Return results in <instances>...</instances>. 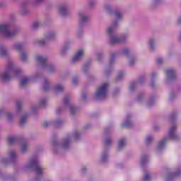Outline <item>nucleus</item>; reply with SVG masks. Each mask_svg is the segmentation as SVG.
<instances>
[{
  "label": "nucleus",
  "instance_id": "17",
  "mask_svg": "<svg viewBox=\"0 0 181 181\" xmlns=\"http://www.w3.org/2000/svg\"><path fill=\"white\" fill-rule=\"evenodd\" d=\"M58 12L61 16H67L69 15V6L66 4H61L59 7Z\"/></svg>",
  "mask_w": 181,
  "mask_h": 181
},
{
  "label": "nucleus",
  "instance_id": "56",
  "mask_svg": "<svg viewBox=\"0 0 181 181\" xmlns=\"http://www.w3.org/2000/svg\"><path fill=\"white\" fill-rule=\"evenodd\" d=\"M42 125L45 127H49V125H52V122L45 121L43 122Z\"/></svg>",
  "mask_w": 181,
  "mask_h": 181
},
{
  "label": "nucleus",
  "instance_id": "46",
  "mask_svg": "<svg viewBox=\"0 0 181 181\" xmlns=\"http://www.w3.org/2000/svg\"><path fill=\"white\" fill-rule=\"evenodd\" d=\"M16 111L17 112H21V110L22 108V102L21 101H17L16 102Z\"/></svg>",
  "mask_w": 181,
  "mask_h": 181
},
{
  "label": "nucleus",
  "instance_id": "41",
  "mask_svg": "<svg viewBox=\"0 0 181 181\" xmlns=\"http://www.w3.org/2000/svg\"><path fill=\"white\" fill-rule=\"evenodd\" d=\"M148 160H149L148 156H142L141 159V166H145V165H146V163H148Z\"/></svg>",
  "mask_w": 181,
  "mask_h": 181
},
{
  "label": "nucleus",
  "instance_id": "8",
  "mask_svg": "<svg viewBox=\"0 0 181 181\" xmlns=\"http://www.w3.org/2000/svg\"><path fill=\"white\" fill-rule=\"evenodd\" d=\"M120 54V56H126L129 59V66H134L135 64V62H136V59L135 57L129 54V49L128 48H124L119 52H112L110 54V64L114 63V60H115V57Z\"/></svg>",
  "mask_w": 181,
  "mask_h": 181
},
{
  "label": "nucleus",
  "instance_id": "28",
  "mask_svg": "<svg viewBox=\"0 0 181 181\" xmlns=\"http://www.w3.org/2000/svg\"><path fill=\"white\" fill-rule=\"evenodd\" d=\"M158 77V74L155 71L151 72L150 75V86L152 88H155V79Z\"/></svg>",
  "mask_w": 181,
  "mask_h": 181
},
{
  "label": "nucleus",
  "instance_id": "25",
  "mask_svg": "<svg viewBox=\"0 0 181 181\" xmlns=\"http://www.w3.org/2000/svg\"><path fill=\"white\" fill-rule=\"evenodd\" d=\"M110 157V156L108 155V150L105 149L101 154V157H100V162H102V163H105V162L108 161V158Z\"/></svg>",
  "mask_w": 181,
  "mask_h": 181
},
{
  "label": "nucleus",
  "instance_id": "49",
  "mask_svg": "<svg viewBox=\"0 0 181 181\" xmlns=\"http://www.w3.org/2000/svg\"><path fill=\"white\" fill-rule=\"evenodd\" d=\"M162 2V0H154L151 3V8H155V6H157V5H159Z\"/></svg>",
  "mask_w": 181,
  "mask_h": 181
},
{
  "label": "nucleus",
  "instance_id": "33",
  "mask_svg": "<svg viewBox=\"0 0 181 181\" xmlns=\"http://www.w3.org/2000/svg\"><path fill=\"white\" fill-rule=\"evenodd\" d=\"M90 70V65L88 64H85L83 66V73L87 76L88 78H90L91 77V74H90L89 72Z\"/></svg>",
  "mask_w": 181,
  "mask_h": 181
},
{
  "label": "nucleus",
  "instance_id": "18",
  "mask_svg": "<svg viewBox=\"0 0 181 181\" xmlns=\"http://www.w3.org/2000/svg\"><path fill=\"white\" fill-rule=\"evenodd\" d=\"M30 0H27L26 1H24L21 4V8H20V14L22 16H26L28 13H29V10L28 9L27 4H29Z\"/></svg>",
  "mask_w": 181,
  "mask_h": 181
},
{
  "label": "nucleus",
  "instance_id": "57",
  "mask_svg": "<svg viewBox=\"0 0 181 181\" xmlns=\"http://www.w3.org/2000/svg\"><path fill=\"white\" fill-rule=\"evenodd\" d=\"M72 83L74 86L78 83V78L77 77H74L72 78Z\"/></svg>",
  "mask_w": 181,
  "mask_h": 181
},
{
  "label": "nucleus",
  "instance_id": "43",
  "mask_svg": "<svg viewBox=\"0 0 181 181\" xmlns=\"http://www.w3.org/2000/svg\"><path fill=\"white\" fill-rule=\"evenodd\" d=\"M53 124L56 128H59V127H62L63 124H64V121H63L62 119H58L55 120V122H54Z\"/></svg>",
  "mask_w": 181,
  "mask_h": 181
},
{
  "label": "nucleus",
  "instance_id": "16",
  "mask_svg": "<svg viewBox=\"0 0 181 181\" xmlns=\"http://www.w3.org/2000/svg\"><path fill=\"white\" fill-rule=\"evenodd\" d=\"M84 49H78L72 58V63H77L84 57Z\"/></svg>",
  "mask_w": 181,
  "mask_h": 181
},
{
  "label": "nucleus",
  "instance_id": "64",
  "mask_svg": "<svg viewBox=\"0 0 181 181\" xmlns=\"http://www.w3.org/2000/svg\"><path fill=\"white\" fill-rule=\"evenodd\" d=\"M36 108H37V107L35 106L33 107V111H36Z\"/></svg>",
  "mask_w": 181,
  "mask_h": 181
},
{
  "label": "nucleus",
  "instance_id": "55",
  "mask_svg": "<svg viewBox=\"0 0 181 181\" xmlns=\"http://www.w3.org/2000/svg\"><path fill=\"white\" fill-rule=\"evenodd\" d=\"M177 176H180V170H177L176 173L171 174V177H176Z\"/></svg>",
  "mask_w": 181,
  "mask_h": 181
},
{
  "label": "nucleus",
  "instance_id": "37",
  "mask_svg": "<svg viewBox=\"0 0 181 181\" xmlns=\"http://www.w3.org/2000/svg\"><path fill=\"white\" fill-rule=\"evenodd\" d=\"M42 83H44V88L45 91H49V90H50V81L49 79L45 78L42 80Z\"/></svg>",
  "mask_w": 181,
  "mask_h": 181
},
{
  "label": "nucleus",
  "instance_id": "32",
  "mask_svg": "<svg viewBox=\"0 0 181 181\" xmlns=\"http://www.w3.org/2000/svg\"><path fill=\"white\" fill-rule=\"evenodd\" d=\"M19 139L16 136H12L8 138V145H15L18 142Z\"/></svg>",
  "mask_w": 181,
  "mask_h": 181
},
{
  "label": "nucleus",
  "instance_id": "61",
  "mask_svg": "<svg viewBox=\"0 0 181 181\" xmlns=\"http://www.w3.org/2000/svg\"><path fill=\"white\" fill-rule=\"evenodd\" d=\"M4 112H5V111L3 109H0V118L4 115Z\"/></svg>",
  "mask_w": 181,
  "mask_h": 181
},
{
  "label": "nucleus",
  "instance_id": "5",
  "mask_svg": "<svg viewBox=\"0 0 181 181\" xmlns=\"http://www.w3.org/2000/svg\"><path fill=\"white\" fill-rule=\"evenodd\" d=\"M177 128V127L176 124H173L170 127L168 135L165 136L158 142L156 148L157 152H161V151H163V149H165V146H166V144H168L169 141H177V139H179V135L176 133Z\"/></svg>",
  "mask_w": 181,
  "mask_h": 181
},
{
  "label": "nucleus",
  "instance_id": "47",
  "mask_svg": "<svg viewBox=\"0 0 181 181\" xmlns=\"http://www.w3.org/2000/svg\"><path fill=\"white\" fill-rule=\"evenodd\" d=\"M112 144V140L111 139V138H107L105 140V146L106 148L110 146V145H111Z\"/></svg>",
  "mask_w": 181,
  "mask_h": 181
},
{
  "label": "nucleus",
  "instance_id": "2",
  "mask_svg": "<svg viewBox=\"0 0 181 181\" xmlns=\"http://www.w3.org/2000/svg\"><path fill=\"white\" fill-rule=\"evenodd\" d=\"M118 27V21H115L112 25L107 28L106 33L109 37L110 45H118L119 43H124L128 40L129 35L128 33L122 34L120 37L116 35L115 30Z\"/></svg>",
  "mask_w": 181,
  "mask_h": 181
},
{
  "label": "nucleus",
  "instance_id": "12",
  "mask_svg": "<svg viewBox=\"0 0 181 181\" xmlns=\"http://www.w3.org/2000/svg\"><path fill=\"white\" fill-rule=\"evenodd\" d=\"M136 101H137V103L144 104L147 108H151V107L155 104V100L153 98H150L148 100H145V94L144 93L139 94L136 98Z\"/></svg>",
  "mask_w": 181,
  "mask_h": 181
},
{
  "label": "nucleus",
  "instance_id": "62",
  "mask_svg": "<svg viewBox=\"0 0 181 181\" xmlns=\"http://www.w3.org/2000/svg\"><path fill=\"white\" fill-rule=\"evenodd\" d=\"M86 170H87V168L86 167H82L81 168V173H84L86 172Z\"/></svg>",
  "mask_w": 181,
  "mask_h": 181
},
{
  "label": "nucleus",
  "instance_id": "29",
  "mask_svg": "<svg viewBox=\"0 0 181 181\" xmlns=\"http://www.w3.org/2000/svg\"><path fill=\"white\" fill-rule=\"evenodd\" d=\"M46 25V23L43 21H35L33 23V29H37V28H42Z\"/></svg>",
  "mask_w": 181,
  "mask_h": 181
},
{
  "label": "nucleus",
  "instance_id": "48",
  "mask_svg": "<svg viewBox=\"0 0 181 181\" xmlns=\"http://www.w3.org/2000/svg\"><path fill=\"white\" fill-rule=\"evenodd\" d=\"M151 179H152V177L151 176V174L146 173L144 176L143 180L144 181H151Z\"/></svg>",
  "mask_w": 181,
  "mask_h": 181
},
{
  "label": "nucleus",
  "instance_id": "3",
  "mask_svg": "<svg viewBox=\"0 0 181 181\" xmlns=\"http://www.w3.org/2000/svg\"><path fill=\"white\" fill-rule=\"evenodd\" d=\"M22 73V70L15 66V62L10 59L5 66L4 72L0 74V78L3 81H9L11 77H19Z\"/></svg>",
  "mask_w": 181,
  "mask_h": 181
},
{
  "label": "nucleus",
  "instance_id": "10",
  "mask_svg": "<svg viewBox=\"0 0 181 181\" xmlns=\"http://www.w3.org/2000/svg\"><path fill=\"white\" fill-rule=\"evenodd\" d=\"M104 9L109 15H111V16H115V18H116L117 20L115 21H117V24L118 21H122V19L124 18V13H122V12H121L120 11H112V7L110 4H105ZM115 21L112 22V24L114 23Z\"/></svg>",
  "mask_w": 181,
  "mask_h": 181
},
{
  "label": "nucleus",
  "instance_id": "20",
  "mask_svg": "<svg viewBox=\"0 0 181 181\" xmlns=\"http://www.w3.org/2000/svg\"><path fill=\"white\" fill-rule=\"evenodd\" d=\"M146 78L145 76H141L139 78L138 82H132L129 85V91L131 93H132V91H134V90H135L137 84H143V83L145 81Z\"/></svg>",
  "mask_w": 181,
  "mask_h": 181
},
{
  "label": "nucleus",
  "instance_id": "13",
  "mask_svg": "<svg viewBox=\"0 0 181 181\" xmlns=\"http://www.w3.org/2000/svg\"><path fill=\"white\" fill-rule=\"evenodd\" d=\"M166 76V83H170L176 80V71L173 69H167L165 71Z\"/></svg>",
  "mask_w": 181,
  "mask_h": 181
},
{
  "label": "nucleus",
  "instance_id": "21",
  "mask_svg": "<svg viewBox=\"0 0 181 181\" xmlns=\"http://www.w3.org/2000/svg\"><path fill=\"white\" fill-rule=\"evenodd\" d=\"M148 49L151 52H153L156 49V39L155 37H151L148 40Z\"/></svg>",
  "mask_w": 181,
  "mask_h": 181
},
{
  "label": "nucleus",
  "instance_id": "30",
  "mask_svg": "<svg viewBox=\"0 0 181 181\" xmlns=\"http://www.w3.org/2000/svg\"><path fill=\"white\" fill-rule=\"evenodd\" d=\"M46 39L44 37V39H37L34 41V44L37 45V46H41V47H43L46 46Z\"/></svg>",
  "mask_w": 181,
  "mask_h": 181
},
{
  "label": "nucleus",
  "instance_id": "6",
  "mask_svg": "<svg viewBox=\"0 0 181 181\" xmlns=\"http://www.w3.org/2000/svg\"><path fill=\"white\" fill-rule=\"evenodd\" d=\"M21 30L18 28L12 29L10 24H0V33L4 39H12L19 34Z\"/></svg>",
  "mask_w": 181,
  "mask_h": 181
},
{
  "label": "nucleus",
  "instance_id": "60",
  "mask_svg": "<svg viewBox=\"0 0 181 181\" xmlns=\"http://www.w3.org/2000/svg\"><path fill=\"white\" fill-rule=\"evenodd\" d=\"M175 97H176V94L172 93L170 94V100H173V98H175Z\"/></svg>",
  "mask_w": 181,
  "mask_h": 181
},
{
  "label": "nucleus",
  "instance_id": "36",
  "mask_svg": "<svg viewBox=\"0 0 181 181\" xmlns=\"http://www.w3.org/2000/svg\"><path fill=\"white\" fill-rule=\"evenodd\" d=\"M29 83H30V78L28 76L23 77L21 81V87H25L28 86Z\"/></svg>",
  "mask_w": 181,
  "mask_h": 181
},
{
  "label": "nucleus",
  "instance_id": "39",
  "mask_svg": "<svg viewBox=\"0 0 181 181\" xmlns=\"http://www.w3.org/2000/svg\"><path fill=\"white\" fill-rule=\"evenodd\" d=\"M0 56H8V50L4 45H0Z\"/></svg>",
  "mask_w": 181,
  "mask_h": 181
},
{
  "label": "nucleus",
  "instance_id": "58",
  "mask_svg": "<svg viewBox=\"0 0 181 181\" xmlns=\"http://www.w3.org/2000/svg\"><path fill=\"white\" fill-rule=\"evenodd\" d=\"M156 63H157V64H162V63H163V59H162V58L157 59Z\"/></svg>",
  "mask_w": 181,
  "mask_h": 181
},
{
  "label": "nucleus",
  "instance_id": "9",
  "mask_svg": "<svg viewBox=\"0 0 181 181\" xmlns=\"http://www.w3.org/2000/svg\"><path fill=\"white\" fill-rule=\"evenodd\" d=\"M108 87H110V85L107 83H103L98 86L95 93V100H105L107 95H108Z\"/></svg>",
  "mask_w": 181,
  "mask_h": 181
},
{
  "label": "nucleus",
  "instance_id": "35",
  "mask_svg": "<svg viewBox=\"0 0 181 181\" xmlns=\"http://www.w3.org/2000/svg\"><path fill=\"white\" fill-rule=\"evenodd\" d=\"M20 59L21 62H23L24 63H25V62H28V52L25 50L21 51V52H20Z\"/></svg>",
  "mask_w": 181,
  "mask_h": 181
},
{
  "label": "nucleus",
  "instance_id": "22",
  "mask_svg": "<svg viewBox=\"0 0 181 181\" xmlns=\"http://www.w3.org/2000/svg\"><path fill=\"white\" fill-rule=\"evenodd\" d=\"M56 37H57V33L55 31H49L45 35V39L47 42L54 40Z\"/></svg>",
  "mask_w": 181,
  "mask_h": 181
},
{
  "label": "nucleus",
  "instance_id": "26",
  "mask_svg": "<svg viewBox=\"0 0 181 181\" xmlns=\"http://www.w3.org/2000/svg\"><path fill=\"white\" fill-rule=\"evenodd\" d=\"M54 92L55 94H59V93H63L64 91V85L63 84H57L53 88Z\"/></svg>",
  "mask_w": 181,
  "mask_h": 181
},
{
  "label": "nucleus",
  "instance_id": "63",
  "mask_svg": "<svg viewBox=\"0 0 181 181\" xmlns=\"http://www.w3.org/2000/svg\"><path fill=\"white\" fill-rule=\"evenodd\" d=\"M177 23L178 25L181 23V16L177 20Z\"/></svg>",
  "mask_w": 181,
  "mask_h": 181
},
{
  "label": "nucleus",
  "instance_id": "50",
  "mask_svg": "<svg viewBox=\"0 0 181 181\" xmlns=\"http://www.w3.org/2000/svg\"><path fill=\"white\" fill-rule=\"evenodd\" d=\"M46 99H42L39 102L40 107H45L46 105Z\"/></svg>",
  "mask_w": 181,
  "mask_h": 181
},
{
  "label": "nucleus",
  "instance_id": "40",
  "mask_svg": "<svg viewBox=\"0 0 181 181\" xmlns=\"http://www.w3.org/2000/svg\"><path fill=\"white\" fill-rule=\"evenodd\" d=\"M125 71H119L117 74L116 80L117 81H119V80H122V78H124V77L125 76Z\"/></svg>",
  "mask_w": 181,
  "mask_h": 181
},
{
  "label": "nucleus",
  "instance_id": "14",
  "mask_svg": "<svg viewBox=\"0 0 181 181\" xmlns=\"http://www.w3.org/2000/svg\"><path fill=\"white\" fill-rule=\"evenodd\" d=\"M78 18H79V28L81 29L84 25H86V23L88 22V20L90 19V16L86 14L84 11H80L78 13Z\"/></svg>",
  "mask_w": 181,
  "mask_h": 181
},
{
  "label": "nucleus",
  "instance_id": "42",
  "mask_svg": "<svg viewBox=\"0 0 181 181\" xmlns=\"http://www.w3.org/2000/svg\"><path fill=\"white\" fill-rule=\"evenodd\" d=\"M27 119H28V115H23L20 119V125H21V127H23V125L25 124Z\"/></svg>",
  "mask_w": 181,
  "mask_h": 181
},
{
  "label": "nucleus",
  "instance_id": "15",
  "mask_svg": "<svg viewBox=\"0 0 181 181\" xmlns=\"http://www.w3.org/2000/svg\"><path fill=\"white\" fill-rule=\"evenodd\" d=\"M35 61L37 62V63H38L39 65L41 66L42 69H43L48 63L47 58H46V57H45L44 55H42V54L36 55Z\"/></svg>",
  "mask_w": 181,
  "mask_h": 181
},
{
  "label": "nucleus",
  "instance_id": "1",
  "mask_svg": "<svg viewBox=\"0 0 181 181\" xmlns=\"http://www.w3.org/2000/svg\"><path fill=\"white\" fill-rule=\"evenodd\" d=\"M81 138V134L79 131H74L73 133L67 134L61 141H54L52 143L53 153L59 155L63 151H67L71 148L73 141H78Z\"/></svg>",
  "mask_w": 181,
  "mask_h": 181
},
{
  "label": "nucleus",
  "instance_id": "19",
  "mask_svg": "<svg viewBox=\"0 0 181 181\" xmlns=\"http://www.w3.org/2000/svg\"><path fill=\"white\" fill-rule=\"evenodd\" d=\"M134 125V122H132V115H127L125 121L122 124V127L123 128H131Z\"/></svg>",
  "mask_w": 181,
  "mask_h": 181
},
{
  "label": "nucleus",
  "instance_id": "4",
  "mask_svg": "<svg viewBox=\"0 0 181 181\" xmlns=\"http://www.w3.org/2000/svg\"><path fill=\"white\" fill-rule=\"evenodd\" d=\"M25 169L34 170L37 175V177L33 181H40L43 179V173L45 168L40 164V161L36 157L30 158L25 166Z\"/></svg>",
  "mask_w": 181,
  "mask_h": 181
},
{
  "label": "nucleus",
  "instance_id": "51",
  "mask_svg": "<svg viewBox=\"0 0 181 181\" xmlns=\"http://www.w3.org/2000/svg\"><path fill=\"white\" fill-rule=\"evenodd\" d=\"M89 8H94L95 6V0H90L88 1Z\"/></svg>",
  "mask_w": 181,
  "mask_h": 181
},
{
  "label": "nucleus",
  "instance_id": "59",
  "mask_svg": "<svg viewBox=\"0 0 181 181\" xmlns=\"http://www.w3.org/2000/svg\"><path fill=\"white\" fill-rule=\"evenodd\" d=\"M43 1H45V0H31V1L33 4H41V2H43Z\"/></svg>",
  "mask_w": 181,
  "mask_h": 181
},
{
  "label": "nucleus",
  "instance_id": "31",
  "mask_svg": "<svg viewBox=\"0 0 181 181\" xmlns=\"http://www.w3.org/2000/svg\"><path fill=\"white\" fill-rule=\"evenodd\" d=\"M127 146V139H120L118 141V149L119 151H122Z\"/></svg>",
  "mask_w": 181,
  "mask_h": 181
},
{
  "label": "nucleus",
  "instance_id": "38",
  "mask_svg": "<svg viewBox=\"0 0 181 181\" xmlns=\"http://www.w3.org/2000/svg\"><path fill=\"white\" fill-rule=\"evenodd\" d=\"M28 146L26 141H23L21 145V151L23 153H26L28 152Z\"/></svg>",
  "mask_w": 181,
  "mask_h": 181
},
{
  "label": "nucleus",
  "instance_id": "34",
  "mask_svg": "<svg viewBox=\"0 0 181 181\" xmlns=\"http://www.w3.org/2000/svg\"><path fill=\"white\" fill-rule=\"evenodd\" d=\"M0 179L2 181H8V180L13 181V177L9 175L2 174L1 172H0Z\"/></svg>",
  "mask_w": 181,
  "mask_h": 181
},
{
  "label": "nucleus",
  "instance_id": "24",
  "mask_svg": "<svg viewBox=\"0 0 181 181\" xmlns=\"http://www.w3.org/2000/svg\"><path fill=\"white\" fill-rule=\"evenodd\" d=\"M13 50H16V52H18V53H21L23 52V43L22 42H15L13 45Z\"/></svg>",
  "mask_w": 181,
  "mask_h": 181
},
{
  "label": "nucleus",
  "instance_id": "52",
  "mask_svg": "<svg viewBox=\"0 0 181 181\" xmlns=\"http://www.w3.org/2000/svg\"><path fill=\"white\" fill-rule=\"evenodd\" d=\"M96 59L98 62H101L102 59H103V53L101 52H98L96 54Z\"/></svg>",
  "mask_w": 181,
  "mask_h": 181
},
{
  "label": "nucleus",
  "instance_id": "44",
  "mask_svg": "<svg viewBox=\"0 0 181 181\" xmlns=\"http://www.w3.org/2000/svg\"><path fill=\"white\" fill-rule=\"evenodd\" d=\"M152 141H153V136L148 135L146 138V144L151 145V144L152 143Z\"/></svg>",
  "mask_w": 181,
  "mask_h": 181
},
{
  "label": "nucleus",
  "instance_id": "53",
  "mask_svg": "<svg viewBox=\"0 0 181 181\" xmlns=\"http://www.w3.org/2000/svg\"><path fill=\"white\" fill-rule=\"evenodd\" d=\"M177 115V112H173L170 116V119L171 121H174V119H175V118H176Z\"/></svg>",
  "mask_w": 181,
  "mask_h": 181
},
{
  "label": "nucleus",
  "instance_id": "27",
  "mask_svg": "<svg viewBox=\"0 0 181 181\" xmlns=\"http://www.w3.org/2000/svg\"><path fill=\"white\" fill-rule=\"evenodd\" d=\"M43 70H46L48 73H54L56 71V66L49 64V62L47 65L42 68Z\"/></svg>",
  "mask_w": 181,
  "mask_h": 181
},
{
  "label": "nucleus",
  "instance_id": "7",
  "mask_svg": "<svg viewBox=\"0 0 181 181\" xmlns=\"http://www.w3.org/2000/svg\"><path fill=\"white\" fill-rule=\"evenodd\" d=\"M63 107H57V114H62L65 110H69L71 115H74L77 112V107L71 103V98L70 96H66L63 101Z\"/></svg>",
  "mask_w": 181,
  "mask_h": 181
},
{
  "label": "nucleus",
  "instance_id": "45",
  "mask_svg": "<svg viewBox=\"0 0 181 181\" xmlns=\"http://www.w3.org/2000/svg\"><path fill=\"white\" fill-rule=\"evenodd\" d=\"M6 117L8 121L11 122L13 120V115L10 112H6Z\"/></svg>",
  "mask_w": 181,
  "mask_h": 181
},
{
  "label": "nucleus",
  "instance_id": "23",
  "mask_svg": "<svg viewBox=\"0 0 181 181\" xmlns=\"http://www.w3.org/2000/svg\"><path fill=\"white\" fill-rule=\"evenodd\" d=\"M71 45V42L70 41H67L65 42L64 46L61 48V51H60L61 56H66V53H67V49H70Z\"/></svg>",
  "mask_w": 181,
  "mask_h": 181
},
{
  "label": "nucleus",
  "instance_id": "54",
  "mask_svg": "<svg viewBox=\"0 0 181 181\" xmlns=\"http://www.w3.org/2000/svg\"><path fill=\"white\" fill-rule=\"evenodd\" d=\"M81 100H82V101H86V100H87V93H82Z\"/></svg>",
  "mask_w": 181,
  "mask_h": 181
},
{
  "label": "nucleus",
  "instance_id": "11",
  "mask_svg": "<svg viewBox=\"0 0 181 181\" xmlns=\"http://www.w3.org/2000/svg\"><path fill=\"white\" fill-rule=\"evenodd\" d=\"M8 158H1V163L4 165H6L8 163H15L18 162V154L16 153V151L15 150H10L8 152Z\"/></svg>",
  "mask_w": 181,
  "mask_h": 181
}]
</instances>
